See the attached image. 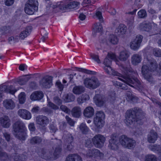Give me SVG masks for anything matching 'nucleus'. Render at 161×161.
Instances as JSON below:
<instances>
[{
  "instance_id": "obj_52",
  "label": "nucleus",
  "mask_w": 161,
  "mask_h": 161,
  "mask_svg": "<svg viewBox=\"0 0 161 161\" xmlns=\"http://www.w3.org/2000/svg\"><path fill=\"white\" fill-rule=\"evenodd\" d=\"M48 105L49 107L54 110H58L59 109V108L58 106L50 102H48Z\"/></svg>"
},
{
  "instance_id": "obj_26",
  "label": "nucleus",
  "mask_w": 161,
  "mask_h": 161,
  "mask_svg": "<svg viewBox=\"0 0 161 161\" xmlns=\"http://www.w3.org/2000/svg\"><path fill=\"white\" fill-rule=\"evenodd\" d=\"M43 97V94L41 92H36L32 93L30 96V99L33 101L39 100Z\"/></svg>"
},
{
  "instance_id": "obj_21",
  "label": "nucleus",
  "mask_w": 161,
  "mask_h": 161,
  "mask_svg": "<svg viewBox=\"0 0 161 161\" xmlns=\"http://www.w3.org/2000/svg\"><path fill=\"white\" fill-rule=\"evenodd\" d=\"M142 60L141 55L138 54H133L131 57V61L132 64L135 65H137L140 63Z\"/></svg>"
},
{
  "instance_id": "obj_13",
  "label": "nucleus",
  "mask_w": 161,
  "mask_h": 161,
  "mask_svg": "<svg viewBox=\"0 0 161 161\" xmlns=\"http://www.w3.org/2000/svg\"><path fill=\"white\" fill-rule=\"evenodd\" d=\"M143 36L141 35L137 36L136 38L130 44V48L134 50L138 49L142 41Z\"/></svg>"
},
{
  "instance_id": "obj_63",
  "label": "nucleus",
  "mask_w": 161,
  "mask_h": 161,
  "mask_svg": "<svg viewBox=\"0 0 161 161\" xmlns=\"http://www.w3.org/2000/svg\"><path fill=\"white\" fill-rule=\"evenodd\" d=\"M116 85L117 86H119L120 87H121L122 89H123L125 90H127V87L125 86V84H121L120 83L116 81Z\"/></svg>"
},
{
  "instance_id": "obj_44",
  "label": "nucleus",
  "mask_w": 161,
  "mask_h": 161,
  "mask_svg": "<svg viewBox=\"0 0 161 161\" xmlns=\"http://www.w3.org/2000/svg\"><path fill=\"white\" fill-rule=\"evenodd\" d=\"M19 100L20 104H23L25 100V94L24 92H21L19 95Z\"/></svg>"
},
{
  "instance_id": "obj_38",
  "label": "nucleus",
  "mask_w": 161,
  "mask_h": 161,
  "mask_svg": "<svg viewBox=\"0 0 161 161\" xmlns=\"http://www.w3.org/2000/svg\"><path fill=\"white\" fill-rule=\"evenodd\" d=\"M42 138L39 136L33 137L30 139V142L32 144H39L42 141Z\"/></svg>"
},
{
  "instance_id": "obj_45",
  "label": "nucleus",
  "mask_w": 161,
  "mask_h": 161,
  "mask_svg": "<svg viewBox=\"0 0 161 161\" xmlns=\"http://www.w3.org/2000/svg\"><path fill=\"white\" fill-rule=\"evenodd\" d=\"M145 161H156V158L153 155H148L145 157Z\"/></svg>"
},
{
  "instance_id": "obj_42",
  "label": "nucleus",
  "mask_w": 161,
  "mask_h": 161,
  "mask_svg": "<svg viewBox=\"0 0 161 161\" xmlns=\"http://www.w3.org/2000/svg\"><path fill=\"white\" fill-rule=\"evenodd\" d=\"M29 79L28 77H21L18 79L17 82L19 85H22L25 84Z\"/></svg>"
},
{
  "instance_id": "obj_32",
  "label": "nucleus",
  "mask_w": 161,
  "mask_h": 161,
  "mask_svg": "<svg viewBox=\"0 0 161 161\" xmlns=\"http://www.w3.org/2000/svg\"><path fill=\"white\" fill-rule=\"evenodd\" d=\"M152 28L150 24L149 23L143 22L140 24L139 28L142 31H148Z\"/></svg>"
},
{
  "instance_id": "obj_54",
  "label": "nucleus",
  "mask_w": 161,
  "mask_h": 161,
  "mask_svg": "<svg viewBox=\"0 0 161 161\" xmlns=\"http://www.w3.org/2000/svg\"><path fill=\"white\" fill-rule=\"evenodd\" d=\"M49 129L51 132L55 133L58 130L56 126L54 124H51L50 125Z\"/></svg>"
},
{
  "instance_id": "obj_36",
  "label": "nucleus",
  "mask_w": 161,
  "mask_h": 161,
  "mask_svg": "<svg viewBox=\"0 0 161 161\" xmlns=\"http://www.w3.org/2000/svg\"><path fill=\"white\" fill-rule=\"evenodd\" d=\"M129 138L125 135H122L119 137V142L120 144L125 148Z\"/></svg>"
},
{
  "instance_id": "obj_40",
  "label": "nucleus",
  "mask_w": 161,
  "mask_h": 161,
  "mask_svg": "<svg viewBox=\"0 0 161 161\" xmlns=\"http://www.w3.org/2000/svg\"><path fill=\"white\" fill-rule=\"evenodd\" d=\"M79 128L83 134H86L89 130V128L86 124L82 123L80 125Z\"/></svg>"
},
{
  "instance_id": "obj_15",
  "label": "nucleus",
  "mask_w": 161,
  "mask_h": 161,
  "mask_svg": "<svg viewBox=\"0 0 161 161\" xmlns=\"http://www.w3.org/2000/svg\"><path fill=\"white\" fill-rule=\"evenodd\" d=\"M36 123L42 126L45 127L49 123V119L46 116L39 115L36 118Z\"/></svg>"
},
{
  "instance_id": "obj_47",
  "label": "nucleus",
  "mask_w": 161,
  "mask_h": 161,
  "mask_svg": "<svg viewBox=\"0 0 161 161\" xmlns=\"http://www.w3.org/2000/svg\"><path fill=\"white\" fill-rule=\"evenodd\" d=\"M79 4V3L77 2H72L68 4V7L70 9L74 8L76 7Z\"/></svg>"
},
{
  "instance_id": "obj_8",
  "label": "nucleus",
  "mask_w": 161,
  "mask_h": 161,
  "mask_svg": "<svg viewBox=\"0 0 161 161\" xmlns=\"http://www.w3.org/2000/svg\"><path fill=\"white\" fill-rule=\"evenodd\" d=\"M83 83L86 87L90 89H95L100 85L99 80L96 77L86 78L84 80Z\"/></svg>"
},
{
  "instance_id": "obj_31",
  "label": "nucleus",
  "mask_w": 161,
  "mask_h": 161,
  "mask_svg": "<svg viewBox=\"0 0 161 161\" xmlns=\"http://www.w3.org/2000/svg\"><path fill=\"white\" fill-rule=\"evenodd\" d=\"M150 149L156 153L159 154L158 157V160L159 161H161V147L159 146L153 145L149 147Z\"/></svg>"
},
{
  "instance_id": "obj_60",
  "label": "nucleus",
  "mask_w": 161,
  "mask_h": 161,
  "mask_svg": "<svg viewBox=\"0 0 161 161\" xmlns=\"http://www.w3.org/2000/svg\"><path fill=\"white\" fill-rule=\"evenodd\" d=\"M28 127L29 130L31 131H34L35 130L34 124L33 123H31L29 125Z\"/></svg>"
},
{
  "instance_id": "obj_27",
  "label": "nucleus",
  "mask_w": 161,
  "mask_h": 161,
  "mask_svg": "<svg viewBox=\"0 0 161 161\" xmlns=\"http://www.w3.org/2000/svg\"><path fill=\"white\" fill-rule=\"evenodd\" d=\"M93 99L94 102L99 107L103 106L104 101L101 95L98 94L96 95Z\"/></svg>"
},
{
  "instance_id": "obj_4",
  "label": "nucleus",
  "mask_w": 161,
  "mask_h": 161,
  "mask_svg": "<svg viewBox=\"0 0 161 161\" xmlns=\"http://www.w3.org/2000/svg\"><path fill=\"white\" fill-rule=\"evenodd\" d=\"M125 123L129 126L134 122H138L142 118V110L137 108H135L127 111L126 113Z\"/></svg>"
},
{
  "instance_id": "obj_25",
  "label": "nucleus",
  "mask_w": 161,
  "mask_h": 161,
  "mask_svg": "<svg viewBox=\"0 0 161 161\" xmlns=\"http://www.w3.org/2000/svg\"><path fill=\"white\" fill-rule=\"evenodd\" d=\"M103 30V27L101 24L99 23L95 24L93 27L92 35L95 37L97 32H100Z\"/></svg>"
},
{
  "instance_id": "obj_1",
  "label": "nucleus",
  "mask_w": 161,
  "mask_h": 161,
  "mask_svg": "<svg viewBox=\"0 0 161 161\" xmlns=\"http://www.w3.org/2000/svg\"><path fill=\"white\" fill-rule=\"evenodd\" d=\"M110 65H105L104 68V70L107 74L120 77H118V79L128 85L137 89L139 91H142L143 89V84L137 78L131 75L130 73L131 70L129 68L121 66V69L123 73L121 74L113 70Z\"/></svg>"
},
{
  "instance_id": "obj_53",
  "label": "nucleus",
  "mask_w": 161,
  "mask_h": 161,
  "mask_svg": "<svg viewBox=\"0 0 161 161\" xmlns=\"http://www.w3.org/2000/svg\"><path fill=\"white\" fill-rule=\"evenodd\" d=\"M53 102L58 105H60L62 103V100L57 97H54Z\"/></svg>"
},
{
  "instance_id": "obj_3",
  "label": "nucleus",
  "mask_w": 161,
  "mask_h": 161,
  "mask_svg": "<svg viewBox=\"0 0 161 161\" xmlns=\"http://www.w3.org/2000/svg\"><path fill=\"white\" fill-rule=\"evenodd\" d=\"M12 127V133L16 138L20 140H25L27 136L25 131L27 129L22 121H16L13 124Z\"/></svg>"
},
{
  "instance_id": "obj_64",
  "label": "nucleus",
  "mask_w": 161,
  "mask_h": 161,
  "mask_svg": "<svg viewBox=\"0 0 161 161\" xmlns=\"http://www.w3.org/2000/svg\"><path fill=\"white\" fill-rule=\"evenodd\" d=\"M14 0H6L5 3L7 6H10L13 4Z\"/></svg>"
},
{
  "instance_id": "obj_29",
  "label": "nucleus",
  "mask_w": 161,
  "mask_h": 161,
  "mask_svg": "<svg viewBox=\"0 0 161 161\" xmlns=\"http://www.w3.org/2000/svg\"><path fill=\"white\" fill-rule=\"evenodd\" d=\"M130 56L129 52L125 50H123L120 52L119 58L122 61H126Z\"/></svg>"
},
{
  "instance_id": "obj_34",
  "label": "nucleus",
  "mask_w": 161,
  "mask_h": 161,
  "mask_svg": "<svg viewBox=\"0 0 161 161\" xmlns=\"http://www.w3.org/2000/svg\"><path fill=\"white\" fill-rule=\"evenodd\" d=\"M89 97L86 94H84L78 98L77 102L79 104H81L89 99Z\"/></svg>"
},
{
  "instance_id": "obj_56",
  "label": "nucleus",
  "mask_w": 161,
  "mask_h": 161,
  "mask_svg": "<svg viewBox=\"0 0 161 161\" xmlns=\"http://www.w3.org/2000/svg\"><path fill=\"white\" fill-rule=\"evenodd\" d=\"M92 145V143L91 139H88L85 140V146L87 147H90Z\"/></svg>"
},
{
  "instance_id": "obj_43",
  "label": "nucleus",
  "mask_w": 161,
  "mask_h": 161,
  "mask_svg": "<svg viewBox=\"0 0 161 161\" xmlns=\"http://www.w3.org/2000/svg\"><path fill=\"white\" fill-rule=\"evenodd\" d=\"M76 69L77 70L87 74L92 75H95L96 74V72L94 71L88 70L86 69L80 68H76Z\"/></svg>"
},
{
  "instance_id": "obj_24",
  "label": "nucleus",
  "mask_w": 161,
  "mask_h": 161,
  "mask_svg": "<svg viewBox=\"0 0 161 161\" xmlns=\"http://www.w3.org/2000/svg\"><path fill=\"white\" fill-rule=\"evenodd\" d=\"M31 27L27 26L26 27L25 30L21 31L19 34V38L20 39H24L27 37L30 34L31 31Z\"/></svg>"
},
{
  "instance_id": "obj_6",
  "label": "nucleus",
  "mask_w": 161,
  "mask_h": 161,
  "mask_svg": "<svg viewBox=\"0 0 161 161\" xmlns=\"http://www.w3.org/2000/svg\"><path fill=\"white\" fill-rule=\"evenodd\" d=\"M38 2L37 0H29L28 2L25 5V11L29 15L33 14L38 10Z\"/></svg>"
},
{
  "instance_id": "obj_20",
  "label": "nucleus",
  "mask_w": 161,
  "mask_h": 161,
  "mask_svg": "<svg viewBox=\"0 0 161 161\" xmlns=\"http://www.w3.org/2000/svg\"><path fill=\"white\" fill-rule=\"evenodd\" d=\"M157 138L158 135L157 133L154 130H152L148 135L147 140L150 143H154Z\"/></svg>"
},
{
  "instance_id": "obj_58",
  "label": "nucleus",
  "mask_w": 161,
  "mask_h": 161,
  "mask_svg": "<svg viewBox=\"0 0 161 161\" xmlns=\"http://www.w3.org/2000/svg\"><path fill=\"white\" fill-rule=\"evenodd\" d=\"M60 108L62 111L66 113H68L70 111L69 110L65 105H61L60 106Z\"/></svg>"
},
{
  "instance_id": "obj_14",
  "label": "nucleus",
  "mask_w": 161,
  "mask_h": 161,
  "mask_svg": "<svg viewBox=\"0 0 161 161\" xmlns=\"http://www.w3.org/2000/svg\"><path fill=\"white\" fill-rule=\"evenodd\" d=\"M53 77L50 76H46L40 81V84L46 88H50L52 85Z\"/></svg>"
},
{
  "instance_id": "obj_18",
  "label": "nucleus",
  "mask_w": 161,
  "mask_h": 161,
  "mask_svg": "<svg viewBox=\"0 0 161 161\" xmlns=\"http://www.w3.org/2000/svg\"><path fill=\"white\" fill-rule=\"evenodd\" d=\"M3 105L7 109L12 110L15 107V103L11 99L4 100L3 102Z\"/></svg>"
},
{
  "instance_id": "obj_10",
  "label": "nucleus",
  "mask_w": 161,
  "mask_h": 161,
  "mask_svg": "<svg viewBox=\"0 0 161 161\" xmlns=\"http://www.w3.org/2000/svg\"><path fill=\"white\" fill-rule=\"evenodd\" d=\"M100 42L101 43H104L107 45H109L112 44L114 45L117 44L118 40L117 36L114 35H110L107 40L104 37L100 38Z\"/></svg>"
},
{
  "instance_id": "obj_17",
  "label": "nucleus",
  "mask_w": 161,
  "mask_h": 161,
  "mask_svg": "<svg viewBox=\"0 0 161 161\" xmlns=\"http://www.w3.org/2000/svg\"><path fill=\"white\" fill-rule=\"evenodd\" d=\"M18 114L20 117L25 119L29 120L31 118V113L25 109H19L18 111Z\"/></svg>"
},
{
  "instance_id": "obj_48",
  "label": "nucleus",
  "mask_w": 161,
  "mask_h": 161,
  "mask_svg": "<svg viewBox=\"0 0 161 161\" xmlns=\"http://www.w3.org/2000/svg\"><path fill=\"white\" fill-rule=\"evenodd\" d=\"M138 15L139 18H145L147 15L146 12L145 10L142 9L138 12Z\"/></svg>"
},
{
  "instance_id": "obj_23",
  "label": "nucleus",
  "mask_w": 161,
  "mask_h": 161,
  "mask_svg": "<svg viewBox=\"0 0 161 161\" xmlns=\"http://www.w3.org/2000/svg\"><path fill=\"white\" fill-rule=\"evenodd\" d=\"M94 109L90 106L88 107L85 108L83 112V114L85 117L90 118L92 117L94 114Z\"/></svg>"
},
{
  "instance_id": "obj_61",
  "label": "nucleus",
  "mask_w": 161,
  "mask_h": 161,
  "mask_svg": "<svg viewBox=\"0 0 161 161\" xmlns=\"http://www.w3.org/2000/svg\"><path fill=\"white\" fill-rule=\"evenodd\" d=\"M115 97L116 96L115 93L114 92H112L109 96V99L110 101H113L115 99Z\"/></svg>"
},
{
  "instance_id": "obj_59",
  "label": "nucleus",
  "mask_w": 161,
  "mask_h": 161,
  "mask_svg": "<svg viewBox=\"0 0 161 161\" xmlns=\"http://www.w3.org/2000/svg\"><path fill=\"white\" fill-rule=\"evenodd\" d=\"M27 66L25 64H20L19 66V69L21 71H23L26 70Z\"/></svg>"
},
{
  "instance_id": "obj_46",
  "label": "nucleus",
  "mask_w": 161,
  "mask_h": 161,
  "mask_svg": "<svg viewBox=\"0 0 161 161\" xmlns=\"http://www.w3.org/2000/svg\"><path fill=\"white\" fill-rule=\"evenodd\" d=\"M41 32V34L42 36L41 38V40L43 42H44L45 40L48 37L47 36L48 33L46 32V31L44 29H42Z\"/></svg>"
},
{
  "instance_id": "obj_33",
  "label": "nucleus",
  "mask_w": 161,
  "mask_h": 161,
  "mask_svg": "<svg viewBox=\"0 0 161 161\" xmlns=\"http://www.w3.org/2000/svg\"><path fill=\"white\" fill-rule=\"evenodd\" d=\"M100 152L98 150L96 149H93L89 150L86 154L87 156L91 157L94 156L96 157L99 155Z\"/></svg>"
},
{
  "instance_id": "obj_19",
  "label": "nucleus",
  "mask_w": 161,
  "mask_h": 161,
  "mask_svg": "<svg viewBox=\"0 0 161 161\" xmlns=\"http://www.w3.org/2000/svg\"><path fill=\"white\" fill-rule=\"evenodd\" d=\"M116 59L115 55L113 53H108L106 57L105 58L103 62V64L105 65H111V60H115Z\"/></svg>"
},
{
  "instance_id": "obj_50",
  "label": "nucleus",
  "mask_w": 161,
  "mask_h": 161,
  "mask_svg": "<svg viewBox=\"0 0 161 161\" xmlns=\"http://www.w3.org/2000/svg\"><path fill=\"white\" fill-rule=\"evenodd\" d=\"M90 56L91 58L95 61L96 62L99 64L101 63L100 60L99 59V56L98 55L93 53H91L90 54Z\"/></svg>"
},
{
  "instance_id": "obj_9",
  "label": "nucleus",
  "mask_w": 161,
  "mask_h": 161,
  "mask_svg": "<svg viewBox=\"0 0 161 161\" xmlns=\"http://www.w3.org/2000/svg\"><path fill=\"white\" fill-rule=\"evenodd\" d=\"M93 143L97 147H102L106 140L105 137L101 134L96 135L92 139Z\"/></svg>"
},
{
  "instance_id": "obj_22",
  "label": "nucleus",
  "mask_w": 161,
  "mask_h": 161,
  "mask_svg": "<svg viewBox=\"0 0 161 161\" xmlns=\"http://www.w3.org/2000/svg\"><path fill=\"white\" fill-rule=\"evenodd\" d=\"M65 161H82L81 157L76 154H70L66 157Z\"/></svg>"
},
{
  "instance_id": "obj_37",
  "label": "nucleus",
  "mask_w": 161,
  "mask_h": 161,
  "mask_svg": "<svg viewBox=\"0 0 161 161\" xmlns=\"http://www.w3.org/2000/svg\"><path fill=\"white\" fill-rule=\"evenodd\" d=\"M136 142L133 139L129 138L125 148L131 149L134 148L136 145Z\"/></svg>"
},
{
  "instance_id": "obj_62",
  "label": "nucleus",
  "mask_w": 161,
  "mask_h": 161,
  "mask_svg": "<svg viewBox=\"0 0 161 161\" xmlns=\"http://www.w3.org/2000/svg\"><path fill=\"white\" fill-rule=\"evenodd\" d=\"M40 108L38 106L34 107L31 109V112L33 113H37L40 110Z\"/></svg>"
},
{
  "instance_id": "obj_7",
  "label": "nucleus",
  "mask_w": 161,
  "mask_h": 161,
  "mask_svg": "<svg viewBox=\"0 0 161 161\" xmlns=\"http://www.w3.org/2000/svg\"><path fill=\"white\" fill-rule=\"evenodd\" d=\"M105 114L102 111H97L94 118L93 123L97 129L102 128L104 125Z\"/></svg>"
},
{
  "instance_id": "obj_16",
  "label": "nucleus",
  "mask_w": 161,
  "mask_h": 161,
  "mask_svg": "<svg viewBox=\"0 0 161 161\" xmlns=\"http://www.w3.org/2000/svg\"><path fill=\"white\" fill-rule=\"evenodd\" d=\"M11 120L7 116H3L0 118V123L3 128H8L11 125Z\"/></svg>"
},
{
  "instance_id": "obj_2",
  "label": "nucleus",
  "mask_w": 161,
  "mask_h": 161,
  "mask_svg": "<svg viewBox=\"0 0 161 161\" xmlns=\"http://www.w3.org/2000/svg\"><path fill=\"white\" fill-rule=\"evenodd\" d=\"M157 67L158 64L155 60L144 58L142 68V73L144 78L151 84H153L155 82L152 72L155 71Z\"/></svg>"
},
{
  "instance_id": "obj_30",
  "label": "nucleus",
  "mask_w": 161,
  "mask_h": 161,
  "mask_svg": "<svg viewBox=\"0 0 161 161\" xmlns=\"http://www.w3.org/2000/svg\"><path fill=\"white\" fill-rule=\"evenodd\" d=\"M81 114V108L78 106L75 107L71 111V114L75 118H79Z\"/></svg>"
},
{
  "instance_id": "obj_11",
  "label": "nucleus",
  "mask_w": 161,
  "mask_h": 161,
  "mask_svg": "<svg viewBox=\"0 0 161 161\" xmlns=\"http://www.w3.org/2000/svg\"><path fill=\"white\" fill-rule=\"evenodd\" d=\"M17 90L14 89L12 86H7L5 85L0 86V100H1L3 95L4 92L9 93L12 94H14Z\"/></svg>"
},
{
  "instance_id": "obj_39",
  "label": "nucleus",
  "mask_w": 161,
  "mask_h": 161,
  "mask_svg": "<svg viewBox=\"0 0 161 161\" xmlns=\"http://www.w3.org/2000/svg\"><path fill=\"white\" fill-rule=\"evenodd\" d=\"M67 141L69 142L67 146V150L68 151H70L71 150L73 147L72 145V142L73 140V138L71 135H70L68 138H67Z\"/></svg>"
},
{
  "instance_id": "obj_51",
  "label": "nucleus",
  "mask_w": 161,
  "mask_h": 161,
  "mask_svg": "<svg viewBox=\"0 0 161 161\" xmlns=\"http://www.w3.org/2000/svg\"><path fill=\"white\" fill-rule=\"evenodd\" d=\"M66 119L67 123L71 126H73L74 125L75 122L68 116L65 117Z\"/></svg>"
},
{
  "instance_id": "obj_35",
  "label": "nucleus",
  "mask_w": 161,
  "mask_h": 161,
  "mask_svg": "<svg viewBox=\"0 0 161 161\" xmlns=\"http://www.w3.org/2000/svg\"><path fill=\"white\" fill-rule=\"evenodd\" d=\"M84 87L82 86H76L73 88V92L75 94L79 95L84 92Z\"/></svg>"
},
{
  "instance_id": "obj_55",
  "label": "nucleus",
  "mask_w": 161,
  "mask_h": 161,
  "mask_svg": "<svg viewBox=\"0 0 161 161\" xmlns=\"http://www.w3.org/2000/svg\"><path fill=\"white\" fill-rule=\"evenodd\" d=\"M3 136L5 140L7 142H9L11 140V136L10 134L8 132H5L3 133Z\"/></svg>"
},
{
  "instance_id": "obj_49",
  "label": "nucleus",
  "mask_w": 161,
  "mask_h": 161,
  "mask_svg": "<svg viewBox=\"0 0 161 161\" xmlns=\"http://www.w3.org/2000/svg\"><path fill=\"white\" fill-rule=\"evenodd\" d=\"M153 53L156 57H161V50L159 48L154 49L153 50Z\"/></svg>"
},
{
  "instance_id": "obj_41",
  "label": "nucleus",
  "mask_w": 161,
  "mask_h": 161,
  "mask_svg": "<svg viewBox=\"0 0 161 161\" xmlns=\"http://www.w3.org/2000/svg\"><path fill=\"white\" fill-rule=\"evenodd\" d=\"M136 11V9H134L132 12H130L128 13V15H131L130 18L127 19L128 23L129 24L132 25L133 24L134 21V17L132 15L135 14Z\"/></svg>"
},
{
  "instance_id": "obj_28",
  "label": "nucleus",
  "mask_w": 161,
  "mask_h": 161,
  "mask_svg": "<svg viewBox=\"0 0 161 161\" xmlns=\"http://www.w3.org/2000/svg\"><path fill=\"white\" fill-rule=\"evenodd\" d=\"M126 26L123 24H120L116 29L115 32L118 35H123L125 34L126 31Z\"/></svg>"
},
{
  "instance_id": "obj_5",
  "label": "nucleus",
  "mask_w": 161,
  "mask_h": 161,
  "mask_svg": "<svg viewBox=\"0 0 161 161\" xmlns=\"http://www.w3.org/2000/svg\"><path fill=\"white\" fill-rule=\"evenodd\" d=\"M57 143L59 144H56L53 147V151L51 152L45 149H42L40 150V152L39 153V154L44 159H49L51 158L54 157H56L58 155L61 151V141L59 140H56Z\"/></svg>"
},
{
  "instance_id": "obj_57",
  "label": "nucleus",
  "mask_w": 161,
  "mask_h": 161,
  "mask_svg": "<svg viewBox=\"0 0 161 161\" xmlns=\"http://www.w3.org/2000/svg\"><path fill=\"white\" fill-rule=\"evenodd\" d=\"M96 14L99 21L101 22H103V19L101 12L100 11H97L96 12Z\"/></svg>"
},
{
  "instance_id": "obj_12",
  "label": "nucleus",
  "mask_w": 161,
  "mask_h": 161,
  "mask_svg": "<svg viewBox=\"0 0 161 161\" xmlns=\"http://www.w3.org/2000/svg\"><path fill=\"white\" fill-rule=\"evenodd\" d=\"M110 139L109 140L108 147L110 149L116 150L118 148V139L115 134H113L110 136Z\"/></svg>"
}]
</instances>
